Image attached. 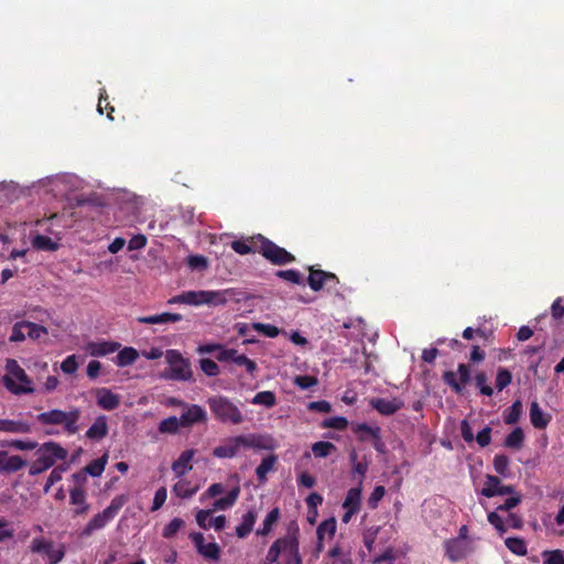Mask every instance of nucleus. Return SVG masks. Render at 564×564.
Listing matches in <instances>:
<instances>
[{
  "label": "nucleus",
  "instance_id": "nucleus-61",
  "mask_svg": "<svg viewBox=\"0 0 564 564\" xmlns=\"http://www.w3.org/2000/svg\"><path fill=\"white\" fill-rule=\"evenodd\" d=\"M252 327L270 338H274L279 335V328L274 325L256 323Z\"/></svg>",
  "mask_w": 564,
  "mask_h": 564
},
{
  "label": "nucleus",
  "instance_id": "nucleus-53",
  "mask_svg": "<svg viewBox=\"0 0 564 564\" xmlns=\"http://www.w3.org/2000/svg\"><path fill=\"white\" fill-rule=\"evenodd\" d=\"M26 330L28 336L34 340L40 339L42 336L47 335L48 333L46 327L32 322H26Z\"/></svg>",
  "mask_w": 564,
  "mask_h": 564
},
{
  "label": "nucleus",
  "instance_id": "nucleus-7",
  "mask_svg": "<svg viewBox=\"0 0 564 564\" xmlns=\"http://www.w3.org/2000/svg\"><path fill=\"white\" fill-rule=\"evenodd\" d=\"M208 405L212 412L215 414V416L223 422L240 424L243 421V415L241 411L228 398H209Z\"/></svg>",
  "mask_w": 564,
  "mask_h": 564
},
{
  "label": "nucleus",
  "instance_id": "nucleus-29",
  "mask_svg": "<svg viewBox=\"0 0 564 564\" xmlns=\"http://www.w3.org/2000/svg\"><path fill=\"white\" fill-rule=\"evenodd\" d=\"M280 517H281L280 509L278 507L273 508L267 514V517L263 521L262 528L258 529L256 534L261 535V536L268 535L272 531L273 525L279 521Z\"/></svg>",
  "mask_w": 564,
  "mask_h": 564
},
{
  "label": "nucleus",
  "instance_id": "nucleus-47",
  "mask_svg": "<svg viewBox=\"0 0 564 564\" xmlns=\"http://www.w3.org/2000/svg\"><path fill=\"white\" fill-rule=\"evenodd\" d=\"M202 371L208 377H216L220 373V368L216 361L209 358H203L199 361Z\"/></svg>",
  "mask_w": 564,
  "mask_h": 564
},
{
  "label": "nucleus",
  "instance_id": "nucleus-18",
  "mask_svg": "<svg viewBox=\"0 0 564 564\" xmlns=\"http://www.w3.org/2000/svg\"><path fill=\"white\" fill-rule=\"evenodd\" d=\"M120 347L121 345L117 341L100 340L89 341L86 345V350L93 357H104L119 350Z\"/></svg>",
  "mask_w": 564,
  "mask_h": 564
},
{
  "label": "nucleus",
  "instance_id": "nucleus-5",
  "mask_svg": "<svg viewBox=\"0 0 564 564\" xmlns=\"http://www.w3.org/2000/svg\"><path fill=\"white\" fill-rule=\"evenodd\" d=\"M169 368L164 372V378L176 381L193 380V371L189 360L184 358L178 350L170 349L165 355Z\"/></svg>",
  "mask_w": 564,
  "mask_h": 564
},
{
  "label": "nucleus",
  "instance_id": "nucleus-13",
  "mask_svg": "<svg viewBox=\"0 0 564 564\" xmlns=\"http://www.w3.org/2000/svg\"><path fill=\"white\" fill-rule=\"evenodd\" d=\"M445 554L452 562H458L465 558L471 551L470 542L462 539H451L445 541Z\"/></svg>",
  "mask_w": 564,
  "mask_h": 564
},
{
  "label": "nucleus",
  "instance_id": "nucleus-9",
  "mask_svg": "<svg viewBox=\"0 0 564 564\" xmlns=\"http://www.w3.org/2000/svg\"><path fill=\"white\" fill-rule=\"evenodd\" d=\"M284 554L286 556V564H302L299 542V527L295 522H291L286 529Z\"/></svg>",
  "mask_w": 564,
  "mask_h": 564
},
{
  "label": "nucleus",
  "instance_id": "nucleus-59",
  "mask_svg": "<svg viewBox=\"0 0 564 564\" xmlns=\"http://www.w3.org/2000/svg\"><path fill=\"white\" fill-rule=\"evenodd\" d=\"M78 364L75 355L66 357L61 364V369L64 373L73 375L76 372Z\"/></svg>",
  "mask_w": 564,
  "mask_h": 564
},
{
  "label": "nucleus",
  "instance_id": "nucleus-10",
  "mask_svg": "<svg viewBox=\"0 0 564 564\" xmlns=\"http://www.w3.org/2000/svg\"><path fill=\"white\" fill-rule=\"evenodd\" d=\"M457 371L459 375V379H457V376L454 371H445L443 373V381L452 388V390L457 393L462 394L465 390V387L470 381V368L466 364H459L457 367Z\"/></svg>",
  "mask_w": 564,
  "mask_h": 564
},
{
  "label": "nucleus",
  "instance_id": "nucleus-22",
  "mask_svg": "<svg viewBox=\"0 0 564 564\" xmlns=\"http://www.w3.org/2000/svg\"><path fill=\"white\" fill-rule=\"evenodd\" d=\"M108 434L107 417L99 415L86 432V437L93 441H100Z\"/></svg>",
  "mask_w": 564,
  "mask_h": 564
},
{
  "label": "nucleus",
  "instance_id": "nucleus-28",
  "mask_svg": "<svg viewBox=\"0 0 564 564\" xmlns=\"http://www.w3.org/2000/svg\"><path fill=\"white\" fill-rule=\"evenodd\" d=\"M360 499H361V478L358 480L357 487L348 490L347 496L344 500L343 507L345 509L359 510Z\"/></svg>",
  "mask_w": 564,
  "mask_h": 564
},
{
  "label": "nucleus",
  "instance_id": "nucleus-35",
  "mask_svg": "<svg viewBox=\"0 0 564 564\" xmlns=\"http://www.w3.org/2000/svg\"><path fill=\"white\" fill-rule=\"evenodd\" d=\"M241 447L236 443V437L230 440L227 444L217 446L214 449V455L218 458H231L236 455L237 449Z\"/></svg>",
  "mask_w": 564,
  "mask_h": 564
},
{
  "label": "nucleus",
  "instance_id": "nucleus-51",
  "mask_svg": "<svg viewBox=\"0 0 564 564\" xmlns=\"http://www.w3.org/2000/svg\"><path fill=\"white\" fill-rule=\"evenodd\" d=\"M543 564H564V555L561 550L544 551Z\"/></svg>",
  "mask_w": 564,
  "mask_h": 564
},
{
  "label": "nucleus",
  "instance_id": "nucleus-56",
  "mask_svg": "<svg viewBox=\"0 0 564 564\" xmlns=\"http://www.w3.org/2000/svg\"><path fill=\"white\" fill-rule=\"evenodd\" d=\"M386 494V489L383 486H376L370 497L368 498V507L370 509H376L378 507L379 501L383 498Z\"/></svg>",
  "mask_w": 564,
  "mask_h": 564
},
{
  "label": "nucleus",
  "instance_id": "nucleus-25",
  "mask_svg": "<svg viewBox=\"0 0 564 564\" xmlns=\"http://www.w3.org/2000/svg\"><path fill=\"white\" fill-rule=\"evenodd\" d=\"M183 316L178 313L164 312L161 314L139 317L138 322L141 324H164L181 322Z\"/></svg>",
  "mask_w": 564,
  "mask_h": 564
},
{
  "label": "nucleus",
  "instance_id": "nucleus-62",
  "mask_svg": "<svg viewBox=\"0 0 564 564\" xmlns=\"http://www.w3.org/2000/svg\"><path fill=\"white\" fill-rule=\"evenodd\" d=\"M55 462L56 460H35L34 464L30 467L29 473L31 475L42 474L43 471L51 468L55 464Z\"/></svg>",
  "mask_w": 564,
  "mask_h": 564
},
{
  "label": "nucleus",
  "instance_id": "nucleus-14",
  "mask_svg": "<svg viewBox=\"0 0 564 564\" xmlns=\"http://www.w3.org/2000/svg\"><path fill=\"white\" fill-rule=\"evenodd\" d=\"M480 494L487 498H491L495 496L514 494V488L512 486L502 485L500 478L497 476L487 475L485 486Z\"/></svg>",
  "mask_w": 564,
  "mask_h": 564
},
{
  "label": "nucleus",
  "instance_id": "nucleus-43",
  "mask_svg": "<svg viewBox=\"0 0 564 564\" xmlns=\"http://www.w3.org/2000/svg\"><path fill=\"white\" fill-rule=\"evenodd\" d=\"M512 381V375L507 368L500 367L496 376V388L502 391Z\"/></svg>",
  "mask_w": 564,
  "mask_h": 564
},
{
  "label": "nucleus",
  "instance_id": "nucleus-50",
  "mask_svg": "<svg viewBox=\"0 0 564 564\" xmlns=\"http://www.w3.org/2000/svg\"><path fill=\"white\" fill-rule=\"evenodd\" d=\"M275 463L276 460H262L257 467L256 474L260 484H264L267 481V474L274 469Z\"/></svg>",
  "mask_w": 564,
  "mask_h": 564
},
{
  "label": "nucleus",
  "instance_id": "nucleus-8",
  "mask_svg": "<svg viewBox=\"0 0 564 564\" xmlns=\"http://www.w3.org/2000/svg\"><path fill=\"white\" fill-rule=\"evenodd\" d=\"M29 550L32 553L45 555L48 564H58L66 554V546L64 543H59L55 547L52 540H46L43 536L34 538L29 545Z\"/></svg>",
  "mask_w": 564,
  "mask_h": 564
},
{
  "label": "nucleus",
  "instance_id": "nucleus-20",
  "mask_svg": "<svg viewBox=\"0 0 564 564\" xmlns=\"http://www.w3.org/2000/svg\"><path fill=\"white\" fill-rule=\"evenodd\" d=\"M380 427L370 426L366 423L358 424L355 427V433L360 441L369 442L372 445H378L380 443Z\"/></svg>",
  "mask_w": 564,
  "mask_h": 564
},
{
  "label": "nucleus",
  "instance_id": "nucleus-33",
  "mask_svg": "<svg viewBox=\"0 0 564 564\" xmlns=\"http://www.w3.org/2000/svg\"><path fill=\"white\" fill-rule=\"evenodd\" d=\"M0 431L8 433H28L30 426L22 421L0 420Z\"/></svg>",
  "mask_w": 564,
  "mask_h": 564
},
{
  "label": "nucleus",
  "instance_id": "nucleus-63",
  "mask_svg": "<svg viewBox=\"0 0 564 564\" xmlns=\"http://www.w3.org/2000/svg\"><path fill=\"white\" fill-rule=\"evenodd\" d=\"M328 555L333 558H338L339 564H351L350 554L344 553L338 545L329 550Z\"/></svg>",
  "mask_w": 564,
  "mask_h": 564
},
{
  "label": "nucleus",
  "instance_id": "nucleus-12",
  "mask_svg": "<svg viewBox=\"0 0 564 564\" xmlns=\"http://www.w3.org/2000/svg\"><path fill=\"white\" fill-rule=\"evenodd\" d=\"M189 539L195 544V547L204 558L208 561H218L220 557V547L217 543L210 542L205 543L203 533L193 532L189 534Z\"/></svg>",
  "mask_w": 564,
  "mask_h": 564
},
{
  "label": "nucleus",
  "instance_id": "nucleus-2",
  "mask_svg": "<svg viewBox=\"0 0 564 564\" xmlns=\"http://www.w3.org/2000/svg\"><path fill=\"white\" fill-rule=\"evenodd\" d=\"M6 370L2 381L8 391L15 395L34 392L31 379L15 359H7Z\"/></svg>",
  "mask_w": 564,
  "mask_h": 564
},
{
  "label": "nucleus",
  "instance_id": "nucleus-42",
  "mask_svg": "<svg viewBox=\"0 0 564 564\" xmlns=\"http://www.w3.org/2000/svg\"><path fill=\"white\" fill-rule=\"evenodd\" d=\"M28 460H0V475L12 474L26 465Z\"/></svg>",
  "mask_w": 564,
  "mask_h": 564
},
{
  "label": "nucleus",
  "instance_id": "nucleus-49",
  "mask_svg": "<svg viewBox=\"0 0 564 564\" xmlns=\"http://www.w3.org/2000/svg\"><path fill=\"white\" fill-rule=\"evenodd\" d=\"M276 275L285 281L293 283V284H303V278L297 270H294V269L280 270L276 272Z\"/></svg>",
  "mask_w": 564,
  "mask_h": 564
},
{
  "label": "nucleus",
  "instance_id": "nucleus-37",
  "mask_svg": "<svg viewBox=\"0 0 564 564\" xmlns=\"http://www.w3.org/2000/svg\"><path fill=\"white\" fill-rule=\"evenodd\" d=\"M524 433L522 429L516 427L511 433H509L505 440V446L508 448L518 449L523 445Z\"/></svg>",
  "mask_w": 564,
  "mask_h": 564
},
{
  "label": "nucleus",
  "instance_id": "nucleus-48",
  "mask_svg": "<svg viewBox=\"0 0 564 564\" xmlns=\"http://www.w3.org/2000/svg\"><path fill=\"white\" fill-rule=\"evenodd\" d=\"M182 427L180 419L176 416H170L160 423V431L162 433H176Z\"/></svg>",
  "mask_w": 564,
  "mask_h": 564
},
{
  "label": "nucleus",
  "instance_id": "nucleus-41",
  "mask_svg": "<svg viewBox=\"0 0 564 564\" xmlns=\"http://www.w3.org/2000/svg\"><path fill=\"white\" fill-rule=\"evenodd\" d=\"M336 532V520L335 518H329L319 523L316 529L317 540L323 541L325 533H328L333 536Z\"/></svg>",
  "mask_w": 564,
  "mask_h": 564
},
{
  "label": "nucleus",
  "instance_id": "nucleus-17",
  "mask_svg": "<svg viewBox=\"0 0 564 564\" xmlns=\"http://www.w3.org/2000/svg\"><path fill=\"white\" fill-rule=\"evenodd\" d=\"M96 402L99 408L106 411H112L120 404V397L108 388L96 390Z\"/></svg>",
  "mask_w": 564,
  "mask_h": 564
},
{
  "label": "nucleus",
  "instance_id": "nucleus-24",
  "mask_svg": "<svg viewBox=\"0 0 564 564\" xmlns=\"http://www.w3.org/2000/svg\"><path fill=\"white\" fill-rule=\"evenodd\" d=\"M551 420V416L543 412L536 401L530 404V421L531 424L539 430L545 429Z\"/></svg>",
  "mask_w": 564,
  "mask_h": 564
},
{
  "label": "nucleus",
  "instance_id": "nucleus-15",
  "mask_svg": "<svg viewBox=\"0 0 564 564\" xmlns=\"http://www.w3.org/2000/svg\"><path fill=\"white\" fill-rule=\"evenodd\" d=\"M182 427H191L196 423H205L207 421L206 411L198 404L185 405L184 412L178 417Z\"/></svg>",
  "mask_w": 564,
  "mask_h": 564
},
{
  "label": "nucleus",
  "instance_id": "nucleus-6",
  "mask_svg": "<svg viewBox=\"0 0 564 564\" xmlns=\"http://www.w3.org/2000/svg\"><path fill=\"white\" fill-rule=\"evenodd\" d=\"M256 239L260 242L259 253L270 263L284 265L295 261V257L291 252L278 246L267 237L259 234L256 235Z\"/></svg>",
  "mask_w": 564,
  "mask_h": 564
},
{
  "label": "nucleus",
  "instance_id": "nucleus-30",
  "mask_svg": "<svg viewBox=\"0 0 564 564\" xmlns=\"http://www.w3.org/2000/svg\"><path fill=\"white\" fill-rule=\"evenodd\" d=\"M240 494V488H232L225 497L217 499L214 502V509L216 510H225L235 505Z\"/></svg>",
  "mask_w": 564,
  "mask_h": 564
},
{
  "label": "nucleus",
  "instance_id": "nucleus-4",
  "mask_svg": "<svg viewBox=\"0 0 564 564\" xmlns=\"http://www.w3.org/2000/svg\"><path fill=\"white\" fill-rule=\"evenodd\" d=\"M127 501L128 497L126 495L116 496L106 509L91 518V520L83 529L80 535L90 536L95 531L105 528L107 523L118 514Z\"/></svg>",
  "mask_w": 564,
  "mask_h": 564
},
{
  "label": "nucleus",
  "instance_id": "nucleus-64",
  "mask_svg": "<svg viewBox=\"0 0 564 564\" xmlns=\"http://www.w3.org/2000/svg\"><path fill=\"white\" fill-rule=\"evenodd\" d=\"M189 462L191 460H174L172 464V470L177 477H181L192 470L193 466Z\"/></svg>",
  "mask_w": 564,
  "mask_h": 564
},
{
  "label": "nucleus",
  "instance_id": "nucleus-57",
  "mask_svg": "<svg viewBox=\"0 0 564 564\" xmlns=\"http://www.w3.org/2000/svg\"><path fill=\"white\" fill-rule=\"evenodd\" d=\"M487 518L488 522L495 527L500 535L507 531L505 522L502 518L497 513V511L489 512Z\"/></svg>",
  "mask_w": 564,
  "mask_h": 564
},
{
  "label": "nucleus",
  "instance_id": "nucleus-46",
  "mask_svg": "<svg viewBox=\"0 0 564 564\" xmlns=\"http://www.w3.org/2000/svg\"><path fill=\"white\" fill-rule=\"evenodd\" d=\"M25 330H26V321L17 322L12 326V332L9 337L11 343H20L25 339Z\"/></svg>",
  "mask_w": 564,
  "mask_h": 564
},
{
  "label": "nucleus",
  "instance_id": "nucleus-32",
  "mask_svg": "<svg viewBox=\"0 0 564 564\" xmlns=\"http://www.w3.org/2000/svg\"><path fill=\"white\" fill-rule=\"evenodd\" d=\"M285 540L286 533L282 538H279L272 543L265 556L267 562L271 564L278 562L280 555L284 553Z\"/></svg>",
  "mask_w": 564,
  "mask_h": 564
},
{
  "label": "nucleus",
  "instance_id": "nucleus-11",
  "mask_svg": "<svg viewBox=\"0 0 564 564\" xmlns=\"http://www.w3.org/2000/svg\"><path fill=\"white\" fill-rule=\"evenodd\" d=\"M236 443L241 447L273 451L276 446L275 440L268 434H249L236 437Z\"/></svg>",
  "mask_w": 564,
  "mask_h": 564
},
{
  "label": "nucleus",
  "instance_id": "nucleus-38",
  "mask_svg": "<svg viewBox=\"0 0 564 564\" xmlns=\"http://www.w3.org/2000/svg\"><path fill=\"white\" fill-rule=\"evenodd\" d=\"M334 451H336L335 445L326 441L316 442L312 446V452L316 458L329 456Z\"/></svg>",
  "mask_w": 564,
  "mask_h": 564
},
{
  "label": "nucleus",
  "instance_id": "nucleus-31",
  "mask_svg": "<svg viewBox=\"0 0 564 564\" xmlns=\"http://www.w3.org/2000/svg\"><path fill=\"white\" fill-rule=\"evenodd\" d=\"M522 414V402L516 400L503 413V421L508 425L518 423Z\"/></svg>",
  "mask_w": 564,
  "mask_h": 564
},
{
  "label": "nucleus",
  "instance_id": "nucleus-58",
  "mask_svg": "<svg viewBox=\"0 0 564 564\" xmlns=\"http://www.w3.org/2000/svg\"><path fill=\"white\" fill-rule=\"evenodd\" d=\"M348 425V421L346 417L344 416H334V417H329L327 420H325L324 422V426L325 427H330V429H335V430H345Z\"/></svg>",
  "mask_w": 564,
  "mask_h": 564
},
{
  "label": "nucleus",
  "instance_id": "nucleus-55",
  "mask_svg": "<svg viewBox=\"0 0 564 564\" xmlns=\"http://www.w3.org/2000/svg\"><path fill=\"white\" fill-rule=\"evenodd\" d=\"M294 383L300 389L306 390V389H310V388L316 386L318 383V380L314 376L304 375V376H296L294 378Z\"/></svg>",
  "mask_w": 564,
  "mask_h": 564
},
{
  "label": "nucleus",
  "instance_id": "nucleus-45",
  "mask_svg": "<svg viewBox=\"0 0 564 564\" xmlns=\"http://www.w3.org/2000/svg\"><path fill=\"white\" fill-rule=\"evenodd\" d=\"M487 375L484 371H479L475 376V383L480 393L486 397H491L494 394V390L489 384H487Z\"/></svg>",
  "mask_w": 564,
  "mask_h": 564
},
{
  "label": "nucleus",
  "instance_id": "nucleus-60",
  "mask_svg": "<svg viewBox=\"0 0 564 564\" xmlns=\"http://www.w3.org/2000/svg\"><path fill=\"white\" fill-rule=\"evenodd\" d=\"M108 460H93L91 464L85 467V471L93 477H98L105 470Z\"/></svg>",
  "mask_w": 564,
  "mask_h": 564
},
{
  "label": "nucleus",
  "instance_id": "nucleus-52",
  "mask_svg": "<svg viewBox=\"0 0 564 564\" xmlns=\"http://www.w3.org/2000/svg\"><path fill=\"white\" fill-rule=\"evenodd\" d=\"M183 525L184 521L181 518H174L165 525L162 535L170 539L174 536Z\"/></svg>",
  "mask_w": 564,
  "mask_h": 564
},
{
  "label": "nucleus",
  "instance_id": "nucleus-1",
  "mask_svg": "<svg viewBox=\"0 0 564 564\" xmlns=\"http://www.w3.org/2000/svg\"><path fill=\"white\" fill-rule=\"evenodd\" d=\"M235 294L236 293L232 289L185 291L172 296L167 301V304H186L191 306H221L227 304V302L231 300Z\"/></svg>",
  "mask_w": 564,
  "mask_h": 564
},
{
  "label": "nucleus",
  "instance_id": "nucleus-23",
  "mask_svg": "<svg viewBox=\"0 0 564 564\" xmlns=\"http://www.w3.org/2000/svg\"><path fill=\"white\" fill-rule=\"evenodd\" d=\"M257 511L254 509L248 510L246 513L241 517V523L236 528V534L240 539L247 538L257 521Z\"/></svg>",
  "mask_w": 564,
  "mask_h": 564
},
{
  "label": "nucleus",
  "instance_id": "nucleus-27",
  "mask_svg": "<svg viewBox=\"0 0 564 564\" xmlns=\"http://www.w3.org/2000/svg\"><path fill=\"white\" fill-rule=\"evenodd\" d=\"M70 503L78 506L75 510L76 514H84L89 509V506L86 503V494L79 487H74L69 492Z\"/></svg>",
  "mask_w": 564,
  "mask_h": 564
},
{
  "label": "nucleus",
  "instance_id": "nucleus-21",
  "mask_svg": "<svg viewBox=\"0 0 564 564\" xmlns=\"http://www.w3.org/2000/svg\"><path fill=\"white\" fill-rule=\"evenodd\" d=\"M260 242L256 236L248 237L247 239L234 240L230 243L231 249L238 254L245 256L249 253H259Z\"/></svg>",
  "mask_w": 564,
  "mask_h": 564
},
{
  "label": "nucleus",
  "instance_id": "nucleus-54",
  "mask_svg": "<svg viewBox=\"0 0 564 564\" xmlns=\"http://www.w3.org/2000/svg\"><path fill=\"white\" fill-rule=\"evenodd\" d=\"M173 491L175 492L176 496L181 498H191L196 494L197 488H188L187 482L181 480L174 485Z\"/></svg>",
  "mask_w": 564,
  "mask_h": 564
},
{
  "label": "nucleus",
  "instance_id": "nucleus-34",
  "mask_svg": "<svg viewBox=\"0 0 564 564\" xmlns=\"http://www.w3.org/2000/svg\"><path fill=\"white\" fill-rule=\"evenodd\" d=\"M325 272L326 271L319 269H310L307 283L313 291H319L325 288Z\"/></svg>",
  "mask_w": 564,
  "mask_h": 564
},
{
  "label": "nucleus",
  "instance_id": "nucleus-16",
  "mask_svg": "<svg viewBox=\"0 0 564 564\" xmlns=\"http://www.w3.org/2000/svg\"><path fill=\"white\" fill-rule=\"evenodd\" d=\"M369 404L372 409L386 416L394 414L404 406V402L399 398H393L391 400L373 398L369 401Z\"/></svg>",
  "mask_w": 564,
  "mask_h": 564
},
{
  "label": "nucleus",
  "instance_id": "nucleus-44",
  "mask_svg": "<svg viewBox=\"0 0 564 564\" xmlns=\"http://www.w3.org/2000/svg\"><path fill=\"white\" fill-rule=\"evenodd\" d=\"M232 362L237 366L245 367L250 375H253L258 370L256 361L249 359L246 355H239L238 351H236V357H234Z\"/></svg>",
  "mask_w": 564,
  "mask_h": 564
},
{
  "label": "nucleus",
  "instance_id": "nucleus-19",
  "mask_svg": "<svg viewBox=\"0 0 564 564\" xmlns=\"http://www.w3.org/2000/svg\"><path fill=\"white\" fill-rule=\"evenodd\" d=\"M36 458H67L68 452L55 442L44 443L35 453Z\"/></svg>",
  "mask_w": 564,
  "mask_h": 564
},
{
  "label": "nucleus",
  "instance_id": "nucleus-40",
  "mask_svg": "<svg viewBox=\"0 0 564 564\" xmlns=\"http://www.w3.org/2000/svg\"><path fill=\"white\" fill-rule=\"evenodd\" d=\"M251 402L264 405L265 408H272L276 404V398L272 391H260L253 397Z\"/></svg>",
  "mask_w": 564,
  "mask_h": 564
},
{
  "label": "nucleus",
  "instance_id": "nucleus-3",
  "mask_svg": "<svg viewBox=\"0 0 564 564\" xmlns=\"http://www.w3.org/2000/svg\"><path fill=\"white\" fill-rule=\"evenodd\" d=\"M79 417L80 410L78 408H73L68 412L53 409L37 414L36 422L41 425H62L67 434L73 435L78 432Z\"/></svg>",
  "mask_w": 564,
  "mask_h": 564
},
{
  "label": "nucleus",
  "instance_id": "nucleus-39",
  "mask_svg": "<svg viewBox=\"0 0 564 564\" xmlns=\"http://www.w3.org/2000/svg\"><path fill=\"white\" fill-rule=\"evenodd\" d=\"M505 544L516 555L523 556L528 552L527 544L521 538H507Z\"/></svg>",
  "mask_w": 564,
  "mask_h": 564
},
{
  "label": "nucleus",
  "instance_id": "nucleus-26",
  "mask_svg": "<svg viewBox=\"0 0 564 564\" xmlns=\"http://www.w3.org/2000/svg\"><path fill=\"white\" fill-rule=\"evenodd\" d=\"M139 358V352L133 347H124L119 350L115 362L118 367H127L133 365Z\"/></svg>",
  "mask_w": 564,
  "mask_h": 564
},
{
  "label": "nucleus",
  "instance_id": "nucleus-36",
  "mask_svg": "<svg viewBox=\"0 0 564 564\" xmlns=\"http://www.w3.org/2000/svg\"><path fill=\"white\" fill-rule=\"evenodd\" d=\"M32 245L35 249L43 251H55L58 249V243L44 235H36L32 240Z\"/></svg>",
  "mask_w": 564,
  "mask_h": 564
}]
</instances>
